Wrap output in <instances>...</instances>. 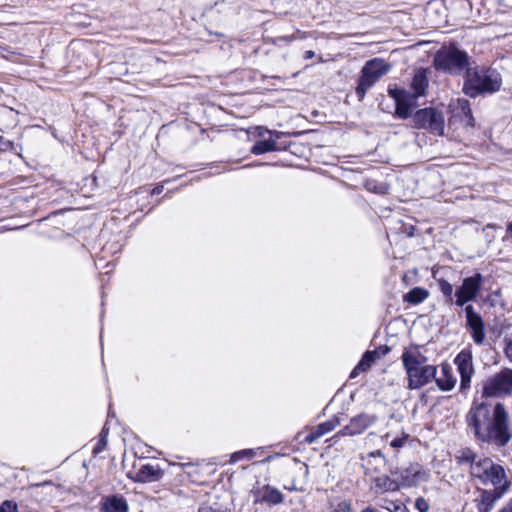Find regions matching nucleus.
<instances>
[{
  "label": "nucleus",
  "mask_w": 512,
  "mask_h": 512,
  "mask_svg": "<svg viewBox=\"0 0 512 512\" xmlns=\"http://www.w3.org/2000/svg\"><path fill=\"white\" fill-rule=\"evenodd\" d=\"M466 424L481 443L504 447L512 438L509 413L501 402L473 401L466 414Z\"/></svg>",
  "instance_id": "1"
},
{
  "label": "nucleus",
  "mask_w": 512,
  "mask_h": 512,
  "mask_svg": "<svg viewBox=\"0 0 512 512\" xmlns=\"http://www.w3.org/2000/svg\"><path fill=\"white\" fill-rule=\"evenodd\" d=\"M501 84L502 78L497 70L484 66L469 67L464 77L463 92L476 98L497 92Z\"/></svg>",
  "instance_id": "2"
},
{
  "label": "nucleus",
  "mask_w": 512,
  "mask_h": 512,
  "mask_svg": "<svg viewBox=\"0 0 512 512\" xmlns=\"http://www.w3.org/2000/svg\"><path fill=\"white\" fill-rule=\"evenodd\" d=\"M469 55L466 51L459 49L456 45L441 47L434 55L433 66L452 76H459L467 72L470 67Z\"/></svg>",
  "instance_id": "3"
},
{
  "label": "nucleus",
  "mask_w": 512,
  "mask_h": 512,
  "mask_svg": "<svg viewBox=\"0 0 512 512\" xmlns=\"http://www.w3.org/2000/svg\"><path fill=\"white\" fill-rule=\"evenodd\" d=\"M391 69V65L381 58L368 60L360 71L355 88L359 101H362L369 89H371Z\"/></svg>",
  "instance_id": "4"
},
{
  "label": "nucleus",
  "mask_w": 512,
  "mask_h": 512,
  "mask_svg": "<svg viewBox=\"0 0 512 512\" xmlns=\"http://www.w3.org/2000/svg\"><path fill=\"white\" fill-rule=\"evenodd\" d=\"M512 394V369L503 368L482 383V398H504Z\"/></svg>",
  "instance_id": "5"
},
{
  "label": "nucleus",
  "mask_w": 512,
  "mask_h": 512,
  "mask_svg": "<svg viewBox=\"0 0 512 512\" xmlns=\"http://www.w3.org/2000/svg\"><path fill=\"white\" fill-rule=\"evenodd\" d=\"M412 126L415 129L426 130L431 134L442 136L445 130V117L441 110L435 107L418 109L412 116Z\"/></svg>",
  "instance_id": "6"
},
{
  "label": "nucleus",
  "mask_w": 512,
  "mask_h": 512,
  "mask_svg": "<svg viewBox=\"0 0 512 512\" xmlns=\"http://www.w3.org/2000/svg\"><path fill=\"white\" fill-rule=\"evenodd\" d=\"M483 282L484 277L479 272L464 278L461 285L455 290V305L463 307L468 302L475 301L481 292Z\"/></svg>",
  "instance_id": "7"
},
{
  "label": "nucleus",
  "mask_w": 512,
  "mask_h": 512,
  "mask_svg": "<svg viewBox=\"0 0 512 512\" xmlns=\"http://www.w3.org/2000/svg\"><path fill=\"white\" fill-rule=\"evenodd\" d=\"M388 95L395 101V116L400 119L412 118V109L416 105L417 97L404 88H388Z\"/></svg>",
  "instance_id": "8"
},
{
  "label": "nucleus",
  "mask_w": 512,
  "mask_h": 512,
  "mask_svg": "<svg viewBox=\"0 0 512 512\" xmlns=\"http://www.w3.org/2000/svg\"><path fill=\"white\" fill-rule=\"evenodd\" d=\"M407 374V388L416 390L427 385L437 374V367L434 365L418 366L416 368H404Z\"/></svg>",
  "instance_id": "9"
},
{
  "label": "nucleus",
  "mask_w": 512,
  "mask_h": 512,
  "mask_svg": "<svg viewBox=\"0 0 512 512\" xmlns=\"http://www.w3.org/2000/svg\"><path fill=\"white\" fill-rule=\"evenodd\" d=\"M460 375V391L465 392L470 388L471 378L474 374L473 357L468 349H463L454 359Z\"/></svg>",
  "instance_id": "10"
},
{
  "label": "nucleus",
  "mask_w": 512,
  "mask_h": 512,
  "mask_svg": "<svg viewBox=\"0 0 512 512\" xmlns=\"http://www.w3.org/2000/svg\"><path fill=\"white\" fill-rule=\"evenodd\" d=\"M466 328L470 331L475 344L482 345L485 340V323L482 316L474 309L473 305L464 307Z\"/></svg>",
  "instance_id": "11"
},
{
  "label": "nucleus",
  "mask_w": 512,
  "mask_h": 512,
  "mask_svg": "<svg viewBox=\"0 0 512 512\" xmlns=\"http://www.w3.org/2000/svg\"><path fill=\"white\" fill-rule=\"evenodd\" d=\"M376 421L375 415L359 414L353 417L349 424L345 425L339 432L342 436H354L361 434Z\"/></svg>",
  "instance_id": "12"
},
{
  "label": "nucleus",
  "mask_w": 512,
  "mask_h": 512,
  "mask_svg": "<svg viewBox=\"0 0 512 512\" xmlns=\"http://www.w3.org/2000/svg\"><path fill=\"white\" fill-rule=\"evenodd\" d=\"M251 494L254 497V504L267 503L269 505H278L283 502V494L270 485L253 488Z\"/></svg>",
  "instance_id": "13"
},
{
  "label": "nucleus",
  "mask_w": 512,
  "mask_h": 512,
  "mask_svg": "<svg viewBox=\"0 0 512 512\" xmlns=\"http://www.w3.org/2000/svg\"><path fill=\"white\" fill-rule=\"evenodd\" d=\"M479 498L475 499L477 512H491L496 502L501 499L505 493L504 488L497 490L478 489Z\"/></svg>",
  "instance_id": "14"
},
{
  "label": "nucleus",
  "mask_w": 512,
  "mask_h": 512,
  "mask_svg": "<svg viewBox=\"0 0 512 512\" xmlns=\"http://www.w3.org/2000/svg\"><path fill=\"white\" fill-rule=\"evenodd\" d=\"M401 479L406 486H416L420 482L428 481L429 473L420 464L413 463L401 472Z\"/></svg>",
  "instance_id": "15"
},
{
  "label": "nucleus",
  "mask_w": 512,
  "mask_h": 512,
  "mask_svg": "<svg viewBox=\"0 0 512 512\" xmlns=\"http://www.w3.org/2000/svg\"><path fill=\"white\" fill-rule=\"evenodd\" d=\"M480 481L484 485L491 483L494 486L493 490H497L498 488H504L506 491L509 487V483L506 480V475L503 467L495 463L492 465L491 469L487 471V474H485Z\"/></svg>",
  "instance_id": "16"
},
{
  "label": "nucleus",
  "mask_w": 512,
  "mask_h": 512,
  "mask_svg": "<svg viewBox=\"0 0 512 512\" xmlns=\"http://www.w3.org/2000/svg\"><path fill=\"white\" fill-rule=\"evenodd\" d=\"M429 80L427 76V69L418 68L410 82L411 94L417 98L423 97L427 93Z\"/></svg>",
  "instance_id": "17"
},
{
  "label": "nucleus",
  "mask_w": 512,
  "mask_h": 512,
  "mask_svg": "<svg viewBox=\"0 0 512 512\" xmlns=\"http://www.w3.org/2000/svg\"><path fill=\"white\" fill-rule=\"evenodd\" d=\"M340 425V419L337 416H334L332 419L327 420L318 426H316L309 434L305 436L304 441L308 444H312L316 442L319 438L323 437L325 434L329 433L337 426Z\"/></svg>",
  "instance_id": "18"
},
{
  "label": "nucleus",
  "mask_w": 512,
  "mask_h": 512,
  "mask_svg": "<svg viewBox=\"0 0 512 512\" xmlns=\"http://www.w3.org/2000/svg\"><path fill=\"white\" fill-rule=\"evenodd\" d=\"M163 476L164 471L159 465L144 464L137 471L135 480L142 483L156 482L162 479Z\"/></svg>",
  "instance_id": "19"
},
{
  "label": "nucleus",
  "mask_w": 512,
  "mask_h": 512,
  "mask_svg": "<svg viewBox=\"0 0 512 512\" xmlns=\"http://www.w3.org/2000/svg\"><path fill=\"white\" fill-rule=\"evenodd\" d=\"M101 510L103 512H128L129 506L122 495H110L102 499Z\"/></svg>",
  "instance_id": "20"
},
{
  "label": "nucleus",
  "mask_w": 512,
  "mask_h": 512,
  "mask_svg": "<svg viewBox=\"0 0 512 512\" xmlns=\"http://www.w3.org/2000/svg\"><path fill=\"white\" fill-rule=\"evenodd\" d=\"M402 364L404 368H416L418 366L427 365V357L420 351L415 349H405L401 356Z\"/></svg>",
  "instance_id": "21"
},
{
  "label": "nucleus",
  "mask_w": 512,
  "mask_h": 512,
  "mask_svg": "<svg viewBox=\"0 0 512 512\" xmlns=\"http://www.w3.org/2000/svg\"><path fill=\"white\" fill-rule=\"evenodd\" d=\"M378 358H380V354L377 350L366 351L362 356L360 362L352 370L350 378H355L360 372L367 371L372 365V363H374L375 360Z\"/></svg>",
  "instance_id": "22"
},
{
  "label": "nucleus",
  "mask_w": 512,
  "mask_h": 512,
  "mask_svg": "<svg viewBox=\"0 0 512 512\" xmlns=\"http://www.w3.org/2000/svg\"><path fill=\"white\" fill-rule=\"evenodd\" d=\"M442 376L436 377L435 376V382L438 386V388L442 391H450L454 388L456 384V379L454 378L452 374V370L448 365L442 366Z\"/></svg>",
  "instance_id": "23"
},
{
  "label": "nucleus",
  "mask_w": 512,
  "mask_h": 512,
  "mask_svg": "<svg viewBox=\"0 0 512 512\" xmlns=\"http://www.w3.org/2000/svg\"><path fill=\"white\" fill-rule=\"evenodd\" d=\"M433 278L436 280L438 288L442 295L444 296L445 304H455V293L453 285L442 277L438 278L436 272H433Z\"/></svg>",
  "instance_id": "24"
},
{
  "label": "nucleus",
  "mask_w": 512,
  "mask_h": 512,
  "mask_svg": "<svg viewBox=\"0 0 512 512\" xmlns=\"http://www.w3.org/2000/svg\"><path fill=\"white\" fill-rule=\"evenodd\" d=\"M429 296L428 290L422 287H414L404 294L403 300L412 305H417L425 301Z\"/></svg>",
  "instance_id": "25"
},
{
  "label": "nucleus",
  "mask_w": 512,
  "mask_h": 512,
  "mask_svg": "<svg viewBox=\"0 0 512 512\" xmlns=\"http://www.w3.org/2000/svg\"><path fill=\"white\" fill-rule=\"evenodd\" d=\"M277 143L274 139L260 140L257 141L251 147V153L254 155H261L267 152L277 151Z\"/></svg>",
  "instance_id": "26"
},
{
  "label": "nucleus",
  "mask_w": 512,
  "mask_h": 512,
  "mask_svg": "<svg viewBox=\"0 0 512 512\" xmlns=\"http://www.w3.org/2000/svg\"><path fill=\"white\" fill-rule=\"evenodd\" d=\"M493 461L490 458H483L475 461L471 467V475L481 480L487 471L491 469Z\"/></svg>",
  "instance_id": "27"
},
{
  "label": "nucleus",
  "mask_w": 512,
  "mask_h": 512,
  "mask_svg": "<svg viewBox=\"0 0 512 512\" xmlns=\"http://www.w3.org/2000/svg\"><path fill=\"white\" fill-rule=\"evenodd\" d=\"M456 109L458 110V115H462L468 125L474 126V117L468 100L458 99Z\"/></svg>",
  "instance_id": "28"
},
{
  "label": "nucleus",
  "mask_w": 512,
  "mask_h": 512,
  "mask_svg": "<svg viewBox=\"0 0 512 512\" xmlns=\"http://www.w3.org/2000/svg\"><path fill=\"white\" fill-rule=\"evenodd\" d=\"M374 482L377 488L383 489L385 491L395 490L397 488L396 483L388 476L377 477L375 478Z\"/></svg>",
  "instance_id": "29"
},
{
  "label": "nucleus",
  "mask_w": 512,
  "mask_h": 512,
  "mask_svg": "<svg viewBox=\"0 0 512 512\" xmlns=\"http://www.w3.org/2000/svg\"><path fill=\"white\" fill-rule=\"evenodd\" d=\"M255 451L253 449H243L237 452H234L231 455L230 463H236L242 459H252L255 456Z\"/></svg>",
  "instance_id": "30"
},
{
  "label": "nucleus",
  "mask_w": 512,
  "mask_h": 512,
  "mask_svg": "<svg viewBox=\"0 0 512 512\" xmlns=\"http://www.w3.org/2000/svg\"><path fill=\"white\" fill-rule=\"evenodd\" d=\"M457 459L459 463H471L473 465L476 460V454L471 449H464L457 456Z\"/></svg>",
  "instance_id": "31"
},
{
  "label": "nucleus",
  "mask_w": 512,
  "mask_h": 512,
  "mask_svg": "<svg viewBox=\"0 0 512 512\" xmlns=\"http://www.w3.org/2000/svg\"><path fill=\"white\" fill-rule=\"evenodd\" d=\"M8 151H15L13 142L0 136V153Z\"/></svg>",
  "instance_id": "32"
},
{
  "label": "nucleus",
  "mask_w": 512,
  "mask_h": 512,
  "mask_svg": "<svg viewBox=\"0 0 512 512\" xmlns=\"http://www.w3.org/2000/svg\"><path fill=\"white\" fill-rule=\"evenodd\" d=\"M0 512H18L17 504L10 500H5L0 505Z\"/></svg>",
  "instance_id": "33"
},
{
  "label": "nucleus",
  "mask_w": 512,
  "mask_h": 512,
  "mask_svg": "<svg viewBox=\"0 0 512 512\" xmlns=\"http://www.w3.org/2000/svg\"><path fill=\"white\" fill-rule=\"evenodd\" d=\"M415 506L419 510V512H428L429 510V505L427 501L422 497L416 499Z\"/></svg>",
  "instance_id": "34"
},
{
  "label": "nucleus",
  "mask_w": 512,
  "mask_h": 512,
  "mask_svg": "<svg viewBox=\"0 0 512 512\" xmlns=\"http://www.w3.org/2000/svg\"><path fill=\"white\" fill-rule=\"evenodd\" d=\"M407 438H408V435H405L404 437H397L391 441L390 446L395 449L401 448L404 446Z\"/></svg>",
  "instance_id": "35"
},
{
  "label": "nucleus",
  "mask_w": 512,
  "mask_h": 512,
  "mask_svg": "<svg viewBox=\"0 0 512 512\" xmlns=\"http://www.w3.org/2000/svg\"><path fill=\"white\" fill-rule=\"evenodd\" d=\"M296 39H298V37L295 34L287 35V36H278V37L275 38L274 43L275 44H279L282 41H284V42H293Z\"/></svg>",
  "instance_id": "36"
},
{
  "label": "nucleus",
  "mask_w": 512,
  "mask_h": 512,
  "mask_svg": "<svg viewBox=\"0 0 512 512\" xmlns=\"http://www.w3.org/2000/svg\"><path fill=\"white\" fill-rule=\"evenodd\" d=\"M106 445H107V441L99 439L93 448V451H92L93 454L97 455V454L101 453L104 450V448L106 447Z\"/></svg>",
  "instance_id": "37"
},
{
  "label": "nucleus",
  "mask_w": 512,
  "mask_h": 512,
  "mask_svg": "<svg viewBox=\"0 0 512 512\" xmlns=\"http://www.w3.org/2000/svg\"><path fill=\"white\" fill-rule=\"evenodd\" d=\"M198 512H225L216 508H213L209 504H202L198 510Z\"/></svg>",
  "instance_id": "38"
},
{
  "label": "nucleus",
  "mask_w": 512,
  "mask_h": 512,
  "mask_svg": "<svg viewBox=\"0 0 512 512\" xmlns=\"http://www.w3.org/2000/svg\"><path fill=\"white\" fill-rule=\"evenodd\" d=\"M505 353L509 358H512V340H506Z\"/></svg>",
  "instance_id": "39"
},
{
  "label": "nucleus",
  "mask_w": 512,
  "mask_h": 512,
  "mask_svg": "<svg viewBox=\"0 0 512 512\" xmlns=\"http://www.w3.org/2000/svg\"><path fill=\"white\" fill-rule=\"evenodd\" d=\"M338 506L344 512H346V511L348 512L351 509V503L347 502V501H343V502L339 503Z\"/></svg>",
  "instance_id": "40"
},
{
  "label": "nucleus",
  "mask_w": 512,
  "mask_h": 512,
  "mask_svg": "<svg viewBox=\"0 0 512 512\" xmlns=\"http://www.w3.org/2000/svg\"><path fill=\"white\" fill-rule=\"evenodd\" d=\"M108 432H109V429H108V428L106 427V425H105V426L102 428L101 432H100L99 439H100V440L107 441Z\"/></svg>",
  "instance_id": "41"
},
{
  "label": "nucleus",
  "mask_w": 512,
  "mask_h": 512,
  "mask_svg": "<svg viewBox=\"0 0 512 512\" xmlns=\"http://www.w3.org/2000/svg\"><path fill=\"white\" fill-rule=\"evenodd\" d=\"M498 512H512V498Z\"/></svg>",
  "instance_id": "42"
},
{
  "label": "nucleus",
  "mask_w": 512,
  "mask_h": 512,
  "mask_svg": "<svg viewBox=\"0 0 512 512\" xmlns=\"http://www.w3.org/2000/svg\"><path fill=\"white\" fill-rule=\"evenodd\" d=\"M506 238L512 242V221L508 223L506 228Z\"/></svg>",
  "instance_id": "43"
},
{
  "label": "nucleus",
  "mask_w": 512,
  "mask_h": 512,
  "mask_svg": "<svg viewBox=\"0 0 512 512\" xmlns=\"http://www.w3.org/2000/svg\"><path fill=\"white\" fill-rule=\"evenodd\" d=\"M164 186L163 185H157L152 190V195H159L163 192Z\"/></svg>",
  "instance_id": "44"
},
{
  "label": "nucleus",
  "mask_w": 512,
  "mask_h": 512,
  "mask_svg": "<svg viewBox=\"0 0 512 512\" xmlns=\"http://www.w3.org/2000/svg\"><path fill=\"white\" fill-rule=\"evenodd\" d=\"M380 354V357L381 356H385L386 354H388L390 352V348L388 346H383V347H380L379 350H377Z\"/></svg>",
  "instance_id": "45"
},
{
  "label": "nucleus",
  "mask_w": 512,
  "mask_h": 512,
  "mask_svg": "<svg viewBox=\"0 0 512 512\" xmlns=\"http://www.w3.org/2000/svg\"><path fill=\"white\" fill-rule=\"evenodd\" d=\"M394 512H410L409 509L404 505H397L394 508Z\"/></svg>",
  "instance_id": "46"
},
{
  "label": "nucleus",
  "mask_w": 512,
  "mask_h": 512,
  "mask_svg": "<svg viewBox=\"0 0 512 512\" xmlns=\"http://www.w3.org/2000/svg\"><path fill=\"white\" fill-rule=\"evenodd\" d=\"M369 456L370 457H381V458H384V455L381 452V450L372 451V452L369 453Z\"/></svg>",
  "instance_id": "47"
},
{
  "label": "nucleus",
  "mask_w": 512,
  "mask_h": 512,
  "mask_svg": "<svg viewBox=\"0 0 512 512\" xmlns=\"http://www.w3.org/2000/svg\"><path fill=\"white\" fill-rule=\"evenodd\" d=\"M314 56H315V53L312 50H307L304 53V59H306V60L312 59Z\"/></svg>",
  "instance_id": "48"
},
{
  "label": "nucleus",
  "mask_w": 512,
  "mask_h": 512,
  "mask_svg": "<svg viewBox=\"0 0 512 512\" xmlns=\"http://www.w3.org/2000/svg\"><path fill=\"white\" fill-rule=\"evenodd\" d=\"M267 132L270 133L274 137L275 141H276V139H279L282 134L281 132H278V131L272 132V131L267 130Z\"/></svg>",
  "instance_id": "49"
},
{
  "label": "nucleus",
  "mask_w": 512,
  "mask_h": 512,
  "mask_svg": "<svg viewBox=\"0 0 512 512\" xmlns=\"http://www.w3.org/2000/svg\"><path fill=\"white\" fill-rule=\"evenodd\" d=\"M3 111H4L5 114H8L10 116H14V111L12 109L4 108Z\"/></svg>",
  "instance_id": "50"
},
{
  "label": "nucleus",
  "mask_w": 512,
  "mask_h": 512,
  "mask_svg": "<svg viewBox=\"0 0 512 512\" xmlns=\"http://www.w3.org/2000/svg\"><path fill=\"white\" fill-rule=\"evenodd\" d=\"M361 512H376V510L373 508L367 507V508L363 509Z\"/></svg>",
  "instance_id": "51"
},
{
  "label": "nucleus",
  "mask_w": 512,
  "mask_h": 512,
  "mask_svg": "<svg viewBox=\"0 0 512 512\" xmlns=\"http://www.w3.org/2000/svg\"><path fill=\"white\" fill-rule=\"evenodd\" d=\"M368 189L371 190V191H377L375 186H372V187L368 186Z\"/></svg>",
  "instance_id": "52"
},
{
  "label": "nucleus",
  "mask_w": 512,
  "mask_h": 512,
  "mask_svg": "<svg viewBox=\"0 0 512 512\" xmlns=\"http://www.w3.org/2000/svg\"><path fill=\"white\" fill-rule=\"evenodd\" d=\"M181 465H182L183 467H185V466H190V465H191V463H186V464H181Z\"/></svg>",
  "instance_id": "53"
}]
</instances>
